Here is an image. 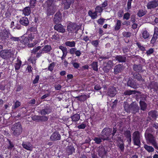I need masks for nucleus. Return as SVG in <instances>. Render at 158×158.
Returning <instances> with one entry per match:
<instances>
[{
  "mask_svg": "<svg viewBox=\"0 0 158 158\" xmlns=\"http://www.w3.org/2000/svg\"><path fill=\"white\" fill-rule=\"evenodd\" d=\"M153 132L152 129L149 127L146 130L145 133V137L148 143L152 144L156 149H158V146L156 142L155 137L151 133Z\"/></svg>",
  "mask_w": 158,
  "mask_h": 158,
  "instance_id": "obj_1",
  "label": "nucleus"
},
{
  "mask_svg": "<svg viewBox=\"0 0 158 158\" xmlns=\"http://www.w3.org/2000/svg\"><path fill=\"white\" fill-rule=\"evenodd\" d=\"M124 108L125 110L127 113L130 112L135 114L139 112V107L135 102H133L129 105L127 102H124Z\"/></svg>",
  "mask_w": 158,
  "mask_h": 158,
  "instance_id": "obj_2",
  "label": "nucleus"
},
{
  "mask_svg": "<svg viewBox=\"0 0 158 158\" xmlns=\"http://www.w3.org/2000/svg\"><path fill=\"white\" fill-rule=\"evenodd\" d=\"M54 0H47L46 3L47 6L46 11L48 16L53 15L56 11V6L53 3Z\"/></svg>",
  "mask_w": 158,
  "mask_h": 158,
  "instance_id": "obj_3",
  "label": "nucleus"
},
{
  "mask_svg": "<svg viewBox=\"0 0 158 158\" xmlns=\"http://www.w3.org/2000/svg\"><path fill=\"white\" fill-rule=\"evenodd\" d=\"M11 130L12 134L15 136H18L22 133V128L20 122L16 123L11 126Z\"/></svg>",
  "mask_w": 158,
  "mask_h": 158,
  "instance_id": "obj_4",
  "label": "nucleus"
},
{
  "mask_svg": "<svg viewBox=\"0 0 158 158\" xmlns=\"http://www.w3.org/2000/svg\"><path fill=\"white\" fill-rule=\"evenodd\" d=\"M112 129L110 128H105L101 133V135L103 140H108L109 136L111 135Z\"/></svg>",
  "mask_w": 158,
  "mask_h": 158,
  "instance_id": "obj_5",
  "label": "nucleus"
},
{
  "mask_svg": "<svg viewBox=\"0 0 158 158\" xmlns=\"http://www.w3.org/2000/svg\"><path fill=\"white\" fill-rule=\"evenodd\" d=\"M140 134L139 131H136L132 134V139L135 145L139 146L140 144Z\"/></svg>",
  "mask_w": 158,
  "mask_h": 158,
  "instance_id": "obj_6",
  "label": "nucleus"
},
{
  "mask_svg": "<svg viewBox=\"0 0 158 158\" xmlns=\"http://www.w3.org/2000/svg\"><path fill=\"white\" fill-rule=\"evenodd\" d=\"M78 30L77 25L74 23H71L67 26V30L69 33L73 34L77 32Z\"/></svg>",
  "mask_w": 158,
  "mask_h": 158,
  "instance_id": "obj_7",
  "label": "nucleus"
},
{
  "mask_svg": "<svg viewBox=\"0 0 158 158\" xmlns=\"http://www.w3.org/2000/svg\"><path fill=\"white\" fill-rule=\"evenodd\" d=\"M10 35V33L5 29H4L0 32V37L2 40L4 41L7 40L9 39Z\"/></svg>",
  "mask_w": 158,
  "mask_h": 158,
  "instance_id": "obj_8",
  "label": "nucleus"
},
{
  "mask_svg": "<svg viewBox=\"0 0 158 158\" xmlns=\"http://www.w3.org/2000/svg\"><path fill=\"white\" fill-rule=\"evenodd\" d=\"M97 152L98 155L101 158H102L107 153L105 147L101 145L97 148Z\"/></svg>",
  "mask_w": 158,
  "mask_h": 158,
  "instance_id": "obj_9",
  "label": "nucleus"
},
{
  "mask_svg": "<svg viewBox=\"0 0 158 158\" xmlns=\"http://www.w3.org/2000/svg\"><path fill=\"white\" fill-rule=\"evenodd\" d=\"M0 56L3 59H7L11 57L12 53L9 50H2L0 52Z\"/></svg>",
  "mask_w": 158,
  "mask_h": 158,
  "instance_id": "obj_10",
  "label": "nucleus"
},
{
  "mask_svg": "<svg viewBox=\"0 0 158 158\" xmlns=\"http://www.w3.org/2000/svg\"><path fill=\"white\" fill-rule=\"evenodd\" d=\"M31 35H29L28 37H23L22 38V40H21L19 43L20 45H25L29 44V40H32L33 39V37H31Z\"/></svg>",
  "mask_w": 158,
  "mask_h": 158,
  "instance_id": "obj_11",
  "label": "nucleus"
},
{
  "mask_svg": "<svg viewBox=\"0 0 158 158\" xmlns=\"http://www.w3.org/2000/svg\"><path fill=\"white\" fill-rule=\"evenodd\" d=\"M148 9H154L158 6V2L156 0H153L149 2L147 5Z\"/></svg>",
  "mask_w": 158,
  "mask_h": 158,
  "instance_id": "obj_12",
  "label": "nucleus"
},
{
  "mask_svg": "<svg viewBox=\"0 0 158 158\" xmlns=\"http://www.w3.org/2000/svg\"><path fill=\"white\" fill-rule=\"evenodd\" d=\"M124 69V68L123 65L121 64H117L114 67V74L116 75L121 73Z\"/></svg>",
  "mask_w": 158,
  "mask_h": 158,
  "instance_id": "obj_13",
  "label": "nucleus"
},
{
  "mask_svg": "<svg viewBox=\"0 0 158 158\" xmlns=\"http://www.w3.org/2000/svg\"><path fill=\"white\" fill-rule=\"evenodd\" d=\"M50 139L51 141H58L60 139L61 136L58 132L56 131L52 134Z\"/></svg>",
  "mask_w": 158,
  "mask_h": 158,
  "instance_id": "obj_14",
  "label": "nucleus"
},
{
  "mask_svg": "<svg viewBox=\"0 0 158 158\" xmlns=\"http://www.w3.org/2000/svg\"><path fill=\"white\" fill-rule=\"evenodd\" d=\"M117 93V90L116 88L114 87H110L108 88L107 93V95L110 97H114Z\"/></svg>",
  "mask_w": 158,
  "mask_h": 158,
  "instance_id": "obj_15",
  "label": "nucleus"
},
{
  "mask_svg": "<svg viewBox=\"0 0 158 158\" xmlns=\"http://www.w3.org/2000/svg\"><path fill=\"white\" fill-rule=\"evenodd\" d=\"M157 116L158 114L155 110H151L148 113V117L151 120H156Z\"/></svg>",
  "mask_w": 158,
  "mask_h": 158,
  "instance_id": "obj_16",
  "label": "nucleus"
},
{
  "mask_svg": "<svg viewBox=\"0 0 158 158\" xmlns=\"http://www.w3.org/2000/svg\"><path fill=\"white\" fill-rule=\"evenodd\" d=\"M62 20L61 14L60 12H57L54 16V22L56 24L60 23Z\"/></svg>",
  "mask_w": 158,
  "mask_h": 158,
  "instance_id": "obj_17",
  "label": "nucleus"
},
{
  "mask_svg": "<svg viewBox=\"0 0 158 158\" xmlns=\"http://www.w3.org/2000/svg\"><path fill=\"white\" fill-rule=\"evenodd\" d=\"M52 48L51 46L49 45H45L42 50L39 51V52L37 53L38 55H41L42 53H48L51 50Z\"/></svg>",
  "mask_w": 158,
  "mask_h": 158,
  "instance_id": "obj_18",
  "label": "nucleus"
},
{
  "mask_svg": "<svg viewBox=\"0 0 158 158\" xmlns=\"http://www.w3.org/2000/svg\"><path fill=\"white\" fill-rule=\"evenodd\" d=\"M51 111L52 110L50 107L46 106L40 111V113L41 115H45L46 114H49Z\"/></svg>",
  "mask_w": 158,
  "mask_h": 158,
  "instance_id": "obj_19",
  "label": "nucleus"
},
{
  "mask_svg": "<svg viewBox=\"0 0 158 158\" xmlns=\"http://www.w3.org/2000/svg\"><path fill=\"white\" fill-rule=\"evenodd\" d=\"M23 147L27 150L32 151L33 147L31 144L28 142H23L22 144Z\"/></svg>",
  "mask_w": 158,
  "mask_h": 158,
  "instance_id": "obj_20",
  "label": "nucleus"
},
{
  "mask_svg": "<svg viewBox=\"0 0 158 158\" xmlns=\"http://www.w3.org/2000/svg\"><path fill=\"white\" fill-rule=\"evenodd\" d=\"M75 148L72 145L67 146L66 149V154L68 155H72L75 152Z\"/></svg>",
  "mask_w": 158,
  "mask_h": 158,
  "instance_id": "obj_21",
  "label": "nucleus"
},
{
  "mask_svg": "<svg viewBox=\"0 0 158 158\" xmlns=\"http://www.w3.org/2000/svg\"><path fill=\"white\" fill-rule=\"evenodd\" d=\"M54 29L60 32L64 33L65 31V30L63 26L60 24L57 23L54 27Z\"/></svg>",
  "mask_w": 158,
  "mask_h": 158,
  "instance_id": "obj_22",
  "label": "nucleus"
},
{
  "mask_svg": "<svg viewBox=\"0 0 158 158\" xmlns=\"http://www.w3.org/2000/svg\"><path fill=\"white\" fill-rule=\"evenodd\" d=\"M19 22L21 25L25 26H27L29 24L28 18L26 17L21 18L20 19Z\"/></svg>",
  "mask_w": 158,
  "mask_h": 158,
  "instance_id": "obj_23",
  "label": "nucleus"
},
{
  "mask_svg": "<svg viewBox=\"0 0 158 158\" xmlns=\"http://www.w3.org/2000/svg\"><path fill=\"white\" fill-rule=\"evenodd\" d=\"M148 87L151 90L153 89L156 91H158V84L156 82H152L149 84Z\"/></svg>",
  "mask_w": 158,
  "mask_h": 158,
  "instance_id": "obj_24",
  "label": "nucleus"
},
{
  "mask_svg": "<svg viewBox=\"0 0 158 158\" xmlns=\"http://www.w3.org/2000/svg\"><path fill=\"white\" fill-rule=\"evenodd\" d=\"M132 68L133 70L136 72V73H140L142 72V66L140 64H135L133 65Z\"/></svg>",
  "mask_w": 158,
  "mask_h": 158,
  "instance_id": "obj_25",
  "label": "nucleus"
},
{
  "mask_svg": "<svg viewBox=\"0 0 158 158\" xmlns=\"http://www.w3.org/2000/svg\"><path fill=\"white\" fill-rule=\"evenodd\" d=\"M133 78L137 80L138 81H144V79H143L141 75L139 73H133Z\"/></svg>",
  "mask_w": 158,
  "mask_h": 158,
  "instance_id": "obj_26",
  "label": "nucleus"
},
{
  "mask_svg": "<svg viewBox=\"0 0 158 158\" xmlns=\"http://www.w3.org/2000/svg\"><path fill=\"white\" fill-rule=\"evenodd\" d=\"M115 59L119 62H125L126 60V57L125 56L117 55Z\"/></svg>",
  "mask_w": 158,
  "mask_h": 158,
  "instance_id": "obj_27",
  "label": "nucleus"
},
{
  "mask_svg": "<svg viewBox=\"0 0 158 158\" xmlns=\"http://www.w3.org/2000/svg\"><path fill=\"white\" fill-rule=\"evenodd\" d=\"M127 86L136 89L137 88V85L136 83L133 80H129L127 82Z\"/></svg>",
  "mask_w": 158,
  "mask_h": 158,
  "instance_id": "obj_28",
  "label": "nucleus"
},
{
  "mask_svg": "<svg viewBox=\"0 0 158 158\" xmlns=\"http://www.w3.org/2000/svg\"><path fill=\"white\" fill-rule=\"evenodd\" d=\"M124 121L123 120H121L118 123V126H119L118 129L121 133H123V130L124 129V127H122L124 125Z\"/></svg>",
  "mask_w": 158,
  "mask_h": 158,
  "instance_id": "obj_29",
  "label": "nucleus"
},
{
  "mask_svg": "<svg viewBox=\"0 0 158 158\" xmlns=\"http://www.w3.org/2000/svg\"><path fill=\"white\" fill-rule=\"evenodd\" d=\"M80 118V115L77 114H75L71 116L72 121L75 122L78 121Z\"/></svg>",
  "mask_w": 158,
  "mask_h": 158,
  "instance_id": "obj_30",
  "label": "nucleus"
},
{
  "mask_svg": "<svg viewBox=\"0 0 158 158\" xmlns=\"http://www.w3.org/2000/svg\"><path fill=\"white\" fill-rule=\"evenodd\" d=\"M141 110L143 111H145L147 108V104L144 101L140 100L139 102Z\"/></svg>",
  "mask_w": 158,
  "mask_h": 158,
  "instance_id": "obj_31",
  "label": "nucleus"
},
{
  "mask_svg": "<svg viewBox=\"0 0 158 158\" xmlns=\"http://www.w3.org/2000/svg\"><path fill=\"white\" fill-rule=\"evenodd\" d=\"M137 91L135 90H126L124 92L123 94L129 96L132 94H135L136 93Z\"/></svg>",
  "mask_w": 158,
  "mask_h": 158,
  "instance_id": "obj_32",
  "label": "nucleus"
},
{
  "mask_svg": "<svg viewBox=\"0 0 158 158\" xmlns=\"http://www.w3.org/2000/svg\"><path fill=\"white\" fill-rule=\"evenodd\" d=\"M31 12V9L29 7H25L23 10V13L25 15H29L30 14Z\"/></svg>",
  "mask_w": 158,
  "mask_h": 158,
  "instance_id": "obj_33",
  "label": "nucleus"
},
{
  "mask_svg": "<svg viewBox=\"0 0 158 158\" xmlns=\"http://www.w3.org/2000/svg\"><path fill=\"white\" fill-rule=\"evenodd\" d=\"M65 44L67 46H69L70 47H73L75 46L76 43L74 41H67L65 42Z\"/></svg>",
  "mask_w": 158,
  "mask_h": 158,
  "instance_id": "obj_34",
  "label": "nucleus"
},
{
  "mask_svg": "<svg viewBox=\"0 0 158 158\" xmlns=\"http://www.w3.org/2000/svg\"><path fill=\"white\" fill-rule=\"evenodd\" d=\"M144 147L148 152H152L154 151V148L152 146L144 144Z\"/></svg>",
  "mask_w": 158,
  "mask_h": 158,
  "instance_id": "obj_35",
  "label": "nucleus"
},
{
  "mask_svg": "<svg viewBox=\"0 0 158 158\" xmlns=\"http://www.w3.org/2000/svg\"><path fill=\"white\" fill-rule=\"evenodd\" d=\"M88 14L92 19H96L97 17V13L95 11L93 12L91 11H89V12Z\"/></svg>",
  "mask_w": 158,
  "mask_h": 158,
  "instance_id": "obj_36",
  "label": "nucleus"
},
{
  "mask_svg": "<svg viewBox=\"0 0 158 158\" xmlns=\"http://www.w3.org/2000/svg\"><path fill=\"white\" fill-rule=\"evenodd\" d=\"M102 137L101 138L95 137L93 139L95 143L97 144H100L102 141Z\"/></svg>",
  "mask_w": 158,
  "mask_h": 158,
  "instance_id": "obj_37",
  "label": "nucleus"
},
{
  "mask_svg": "<svg viewBox=\"0 0 158 158\" xmlns=\"http://www.w3.org/2000/svg\"><path fill=\"white\" fill-rule=\"evenodd\" d=\"M142 37L144 39L148 38L149 36V34L146 30L143 31L142 32Z\"/></svg>",
  "mask_w": 158,
  "mask_h": 158,
  "instance_id": "obj_38",
  "label": "nucleus"
},
{
  "mask_svg": "<svg viewBox=\"0 0 158 158\" xmlns=\"http://www.w3.org/2000/svg\"><path fill=\"white\" fill-rule=\"evenodd\" d=\"M121 133L123 134L126 138L131 136V132L129 130L123 131V133Z\"/></svg>",
  "mask_w": 158,
  "mask_h": 158,
  "instance_id": "obj_39",
  "label": "nucleus"
},
{
  "mask_svg": "<svg viewBox=\"0 0 158 158\" xmlns=\"http://www.w3.org/2000/svg\"><path fill=\"white\" fill-rule=\"evenodd\" d=\"M91 66L93 69L95 71L98 70V65L97 62H94L91 64Z\"/></svg>",
  "mask_w": 158,
  "mask_h": 158,
  "instance_id": "obj_40",
  "label": "nucleus"
},
{
  "mask_svg": "<svg viewBox=\"0 0 158 158\" xmlns=\"http://www.w3.org/2000/svg\"><path fill=\"white\" fill-rule=\"evenodd\" d=\"M121 26V21L120 20H118L115 27V29L116 31L119 30Z\"/></svg>",
  "mask_w": 158,
  "mask_h": 158,
  "instance_id": "obj_41",
  "label": "nucleus"
},
{
  "mask_svg": "<svg viewBox=\"0 0 158 158\" xmlns=\"http://www.w3.org/2000/svg\"><path fill=\"white\" fill-rule=\"evenodd\" d=\"M118 147L119 149L120 150V152H123L124 151V144L123 142L122 143H119L118 144Z\"/></svg>",
  "mask_w": 158,
  "mask_h": 158,
  "instance_id": "obj_42",
  "label": "nucleus"
},
{
  "mask_svg": "<svg viewBox=\"0 0 158 158\" xmlns=\"http://www.w3.org/2000/svg\"><path fill=\"white\" fill-rule=\"evenodd\" d=\"M21 64V62L20 60H18L15 63V70H18L19 69L20 67Z\"/></svg>",
  "mask_w": 158,
  "mask_h": 158,
  "instance_id": "obj_43",
  "label": "nucleus"
},
{
  "mask_svg": "<svg viewBox=\"0 0 158 158\" xmlns=\"http://www.w3.org/2000/svg\"><path fill=\"white\" fill-rule=\"evenodd\" d=\"M40 121L46 122L48 119V117L45 116H40Z\"/></svg>",
  "mask_w": 158,
  "mask_h": 158,
  "instance_id": "obj_44",
  "label": "nucleus"
},
{
  "mask_svg": "<svg viewBox=\"0 0 158 158\" xmlns=\"http://www.w3.org/2000/svg\"><path fill=\"white\" fill-rule=\"evenodd\" d=\"M158 35V32L157 31V33H156L155 35H153V36L151 41V43L152 44H154L155 42L157 39V36Z\"/></svg>",
  "mask_w": 158,
  "mask_h": 158,
  "instance_id": "obj_45",
  "label": "nucleus"
},
{
  "mask_svg": "<svg viewBox=\"0 0 158 158\" xmlns=\"http://www.w3.org/2000/svg\"><path fill=\"white\" fill-rule=\"evenodd\" d=\"M8 144L7 146V148L8 149H11L14 146L13 143L9 140H8Z\"/></svg>",
  "mask_w": 158,
  "mask_h": 158,
  "instance_id": "obj_46",
  "label": "nucleus"
},
{
  "mask_svg": "<svg viewBox=\"0 0 158 158\" xmlns=\"http://www.w3.org/2000/svg\"><path fill=\"white\" fill-rule=\"evenodd\" d=\"M20 102L18 101H17L15 102V104L12 106V109H15L20 106Z\"/></svg>",
  "mask_w": 158,
  "mask_h": 158,
  "instance_id": "obj_47",
  "label": "nucleus"
},
{
  "mask_svg": "<svg viewBox=\"0 0 158 158\" xmlns=\"http://www.w3.org/2000/svg\"><path fill=\"white\" fill-rule=\"evenodd\" d=\"M108 54H109V55L107 56H100L99 57V61H101L103 59L105 60L106 59H108L109 58L110 56L111 55L110 53L109 52H108Z\"/></svg>",
  "mask_w": 158,
  "mask_h": 158,
  "instance_id": "obj_48",
  "label": "nucleus"
},
{
  "mask_svg": "<svg viewBox=\"0 0 158 158\" xmlns=\"http://www.w3.org/2000/svg\"><path fill=\"white\" fill-rule=\"evenodd\" d=\"M146 14L145 11H144L142 10H139L138 13L137 15L138 16L141 17L144 15Z\"/></svg>",
  "mask_w": 158,
  "mask_h": 158,
  "instance_id": "obj_49",
  "label": "nucleus"
},
{
  "mask_svg": "<svg viewBox=\"0 0 158 158\" xmlns=\"http://www.w3.org/2000/svg\"><path fill=\"white\" fill-rule=\"evenodd\" d=\"M122 34L124 37L128 38L131 36V33L129 32L124 31L123 32Z\"/></svg>",
  "mask_w": 158,
  "mask_h": 158,
  "instance_id": "obj_50",
  "label": "nucleus"
},
{
  "mask_svg": "<svg viewBox=\"0 0 158 158\" xmlns=\"http://www.w3.org/2000/svg\"><path fill=\"white\" fill-rule=\"evenodd\" d=\"M55 64L54 62H52L50 64L48 68V70L51 71H52L54 67L55 66Z\"/></svg>",
  "mask_w": 158,
  "mask_h": 158,
  "instance_id": "obj_51",
  "label": "nucleus"
},
{
  "mask_svg": "<svg viewBox=\"0 0 158 158\" xmlns=\"http://www.w3.org/2000/svg\"><path fill=\"white\" fill-rule=\"evenodd\" d=\"M103 9L101 6H97L95 8V12H97L101 13L103 11Z\"/></svg>",
  "mask_w": 158,
  "mask_h": 158,
  "instance_id": "obj_52",
  "label": "nucleus"
},
{
  "mask_svg": "<svg viewBox=\"0 0 158 158\" xmlns=\"http://www.w3.org/2000/svg\"><path fill=\"white\" fill-rule=\"evenodd\" d=\"M71 63L74 68L76 69H78L79 67L80 64L77 63L75 62L74 61H72L71 62Z\"/></svg>",
  "mask_w": 158,
  "mask_h": 158,
  "instance_id": "obj_53",
  "label": "nucleus"
},
{
  "mask_svg": "<svg viewBox=\"0 0 158 158\" xmlns=\"http://www.w3.org/2000/svg\"><path fill=\"white\" fill-rule=\"evenodd\" d=\"M51 38L52 39H54L55 40H57L59 39V36L57 33H55L54 34L52 35V36L51 37Z\"/></svg>",
  "mask_w": 158,
  "mask_h": 158,
  "instance_id": "obj_54",
  "label": "nucleus"
},
{
  "mask_svg": "<svg viewBox=\"0 0 158 158\" xmlns=\"http://www.w3.org/2000/svg\"><path fill=\"white\" fill-rule=\"evenodd\" d=\"M32 119L34 121H40V116L34 115L32 117Z\"/></svg>",
  "mask_w": 158,
  "mask_h": 158,
  "instance_id": "obj_55",
  "label": "nucleus"
},
{
  "mask_svg": "<svg viewBox=\"0 0 158 158\" xmlns=\"http://www.w3.org/2000/svg\"><path fill=\"white\" fill-rule=\"evenodd\" d=\"M110 68L107 66H105L103 68V70L104 71L105 73H108L110 71Z\"/></svg>",
  "mask_w": 158,
  "mask_h": 158,
  "instance_id": "obj_56",
  "label": "nucleus"
},
{
  "mask_svg": "<svg viewBox=\"0 0 158 158\" xmlns=\"http://www.w3.org/2000/svg\"><path fill=\"white\" fill-rule=\"evenodd\" d=\"M113 65V63L112 61L110 60L108 61L106 64V66L109 67V68H111Z\"/></svg>",
  "mask_w": 158,
  "mask_h": 158,
  "instance_id": "obj_57",
  "label": "nucleus"
},
{
  "mask_svg": "<svg viewBox=\"0 0 158 158\" xmlns=\"http://www.w3.org/2000/svg\"><path fill=\"white\" fill-rule=\"evenodd\" d=\"M130 17V14L128 13H126L124 14L123 18L126 20H128Z\"/></svg>",
  "mask_w": 158,
  "mask_h": 158,
  "instance_id": "obj_58",
  "label": "nucleus"
},
{
  "mask_svg": "<svg viewBox=\"0 0 158 158\" xmlns=\"http://www.w3.org/2000/svg\"><path fill=\"white\" fill-rule=\"evenodd\" d=\"M41 47L40 46H38L37 47L35 48H34L32 50V53L35 54V53L39 49H40Z\"/></svg>",
  "mask_w": 158,
  "mask_h": 158,
  "instance_id": "obj_59",
  "label": "nucleus"
},
{
  "mask_svg": "<svg viewBox=\"0 0 158 158\" xmlns=\"http://www.w3.org/2000/svg\"><path fill=\"white\" fill-rule=\"evenodd\" d=\"M10 39L12 41H18L19 40V37H14L10 35Z\"/></svg>",
  "mask_w": 158,
  "mask_h": 158,
  "instance_id": "obj_60",
  "label": "nucleus"
},
{
  "mask_svg": "<svg viewBox=\"0 0 158 158\" xmlns=\"http://www.w3.org/2000/svg\"><path fill=\"white\" fill-rule=\"evenodd\" d=\"M76 50V48H71L69 50V53L71 54H75Z\"/></svg>",
  "mask_w": 158,
  "mask_h": 158,
  "instance_id": "obj_61",
  "label": "nucleus"
},
{
  "mask_svg": "<svg viewBox=\"0 0 158 158\" xmlns=\"http://www.w3.org/2000/svg\"><path fill=\"white\" fill-rule=\"evenodd\" d=\"M86 127L85 124L82 123L80 125L78 126L77 128L79 129H84Z\"/></svg>",
  "mask_w": 158,
  "mask_h": 158,
  "instance_id": "obj_62",
  "label": "nucleus"
},
{
  "mask_svg": "<svg viewBox=\"0 0 158 158\" xmlns=\"http://www.w3.org/2000/svg\"><path fill=\"white\" fill-rule=\"evenodd\" d=\"M136 44L138 47L141 50L143 51H144L145 50V48L144 47L142 46L139 43H137Z\"/></svg>",
  "mask_w": 158,
  "mask_h": 158,
  "instance_id": "obj_63",
  "label": "nucleus"
},
{
  "mask_svg": "<svg viewBox=\"0 0 158 158\" xmlns=\"http://www.w3.org/2000/svg\"><path fill=\"white\" fill-rule=\"evenodd\" d=\"M153 52V48H151L147 51L146 54L148 55H150L152 54Z\"/></svg>",
  "mask_w": 158,
  "mask_h": 158,
  "instance_id": "obj_64",
  "label": "nucleus"
}]
</instances>
